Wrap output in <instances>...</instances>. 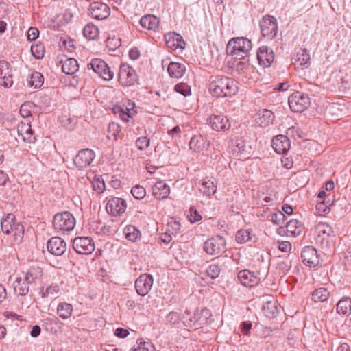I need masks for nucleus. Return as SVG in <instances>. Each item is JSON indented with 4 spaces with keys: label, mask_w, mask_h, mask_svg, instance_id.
<instances>
[{
    "label": "nucleus",
    "mask_w": 351,
    "mask_h": 351,
    "mask_svg": "<svg viewBox=\"0 0 351 351\" xmlns=\"http://www.w3.org/2000/svg\"><path fill=\"white\" fill-rule=\"evenodd\" d=\"M209 90L217 97H230L236 94L235 82L228 77H216L209 84Z\"/></svg>",
    "instance_id": "1"
},
{
    "label": "nucleus",
    "mask_w": 351,
    "mask_h": 351,
    "mask_svg": "<svg viewBox=\"0 0 351 351\" xmlns=\"http://www.w3.org/2000/svg\"><path fill=\"white\" fill-rule=\"evenodd\" d=\"M252 47L251 40L246 38H232L227 44L226 51L228 54L234 56L235 59L245 60Z\"/></svg>",
    "instance_id": "2"
},
{
    "label": "nucleus",
    "mask_w": 351,
    "mask_h": 351,
    "mask_svg": "<svg viewBox=\"0 0 351 351\" xmlns=\"http://www.w3.org/2000/svg\"><path fill=\"white\" fill-rule=\"evenodd\" d=\"M75 219L69 212L57 213L53 217V226L56 230L71 231L75 226Z\"/></svg>",
    "instance_id": "3"
},
{
    "label": "nucleus",
    "mask_w": 351,
    "mask_h": 351,
    "mask_svg": "<svg viewBox=\"0 0 351 351\" xmlns=\"http://www.w3.org/2000/svg\"><path fill=\"white\" fill-rule=\"evenodd\" d=\"M204 250L209 255H218L226 250V239L221 236L213 237L204 243Z\"/></svg>",
    "instance_id": "4"
},
{
    "label": "nucleus",
    "mask_w": 351,
    "mask_h": 351,
    "mask_svg": "<svg viewBox=\"0 0 351 351\" xmlns=\"http://www.w3.org/2000/svg\"><path fill=\"white\" fill-rule=\"evenodd\" d=\"M311 104L308 95L301 92H295L289 97V106L290 109L295 112H302Z\"/></svg>",
    "instance_id": "5"
},
{
    "label": "nucleus",
    "mask_w": 351,
    "mask_h": 351,
    "mask_svg": "<svg viewBox=\"0 0 351 351\" xmlns=\"http://www.w3.org/2000/svg\"><path fill=\"white\" fill-rule=\"evenodd\" d=\"M88 70L92 69L99 77L104 80L110 81L114 77V73L110 70L108 65L100 58H95L88 64Z\"/></svg>",
    "instance_id": "6"
},
{
    "label": "nucleus",
    "mask_w": 351,
    "mask_h": 351,
    "mask_svg": "<svg viewBox=\"0 0 351 351\" xmlns=\"http://www.w3.org/2000/svg\"><path fill=\"white\" fill-rule=\"evenodd\" d=\"M261 34L265 38L273 39L278 32V23L276 19L270 15L264 16L260 21Z\"/></svg>",
    "instance_id": "7"
},
{
    "label": "nucleus",
    "mask_w": 351,
    "mask_h": 351,
    "mask_svg": "<svg viewBox=\"0 0 351 351\" xmlns=\"http://www.w3.org/2000/svg\"><path fill=\"white\" fill-rule=\"evenodd\" d=\"M15 216L12 213L7 214L4 217H3L1 220V228L2 231L6 234H9L13 230L14 227L16 228V230L19 231V233H15V240H17L18 238L21 241L23 235V226H20L18 224L16 226L14 223Z\"/></svg>",
    "instance_id": "8"
},
{
    "label": "nucleus",
    "mask_w": 351,
    "mask_h": 351,
    "mask_svg": "<svg viewBox=\"0 0 351 351\" xmlns=\"http://www.w3.org/2000/svg\"><path fill=\"white\" fill-rule=\"evenodd\" d=\"M73 250L80 254H90L95 248L93 239L89 237H78L73 241Z\"/></svg>",
    "instance_id": "9"
},
{
    "label": "nucleus",
    "mask_w": 351,
    "mask_h": 351,
    "mask_svg": "<svg viewBox=\"0 0 351 351\" xmlns=\"http://www.w3.org/2000/svg\"><path fill=\"white\" fill-rule=\"evenodd\" d=\"M138 80L137 74L130 66L122 64L119 69V81L123 86L134 85Z\"/></svg>",
    "instance_id": "10"
},
{
    "label": "nucleus",
    "mask_w": 351,
    "mask_h": 351,
    "mask_svg": "<svg viewBox=\"0 0 351 351\" xmlns=\"http://www.w3.org/2000/svg\"><path fill=\"white\" fill-rule=\"evenodd\" d=\"M293 65L296 70H304L311 66V58L306 49H297L293 57Z\"/></svg>",
    "instance_id": "11"
},
{
    "label": "nucleus",
    "mask_w": 351,
    "mask_h": 351,
    "mask_svg": "<svg viewBox=\"0 0 351 351\" xmlns=\"http://www.w3.org/2000/svg\"><path fill=\"white\" fill-rule=\"evenodd\" d=\"M90 15L97 20L107 19L110 14V8L104 3L95 1L89 6Z\"/></svg>",
    "instance_id": "12"
},
{
    "label": "nucleus",
    "mask_w": 351,
    "mask_h": 351,
    "mask_svg": "<svg viewBox=\"0 0 351 351\" xmlns=\"http://www.w3.org/2000/svg\"><path fill=\"white\" fill-rule=\"evenodd\" d=\"M207 124L215 131H226L230 128V123L227 117L212 114L206 120Z\"/></svg>",
    "instance_id": "13"
},
{
    "label": "nucleus",
    "mask_w": 351,
    "mask_h": 351,
    "mask_svg": "<svg viewBox=\"0 0 351 351\" xmlns=\"http://www.w3.org/2000/svg\"><path fill=\"white\" fill-rule=\"evenodd\" d=\"M153 285V278L150 274H141L135 281V289L138 295H146Z\"/></svg>",
    "instance_id": "14"
},
{
    "label": "nucleus",
    "mask_w": 351,
    "mask_h": 351,
    "mask_svg": "<svg viewBox=\"0 0 351 351\" xmlns=\"http://www.w3.org/2000/svg\"><path fill=\"white\" fill-rule=\"evenodd\" d=\"M95 155L93 150L90 149H83L80 150L74 158V163L79 169H84L90 165Z\"/></svg>",
    "instance_id": "15"
},
{
    "label": "nucleus",
    "mask_w": 351,
    "mask_h": 351,
    "mask_svg": "<svg viewBox=\"0 0 351 351\" xmlns=\"http://www.w3.org/2000/svg\"><path fill=\"white\" fill-rule=\"evenodd\" d=\"M257 60L260 65L264 67H269L274 60V53L271 48L263 45L256 52Z\"/></svg>",
    "instance_id": "16"
},
{
    "label": "nucleus",
    "mask_w": 351,
    "mask_h": 351,
    "mask_svg": "<svg viewBox=\"0 0 351 351\" xmlns=\"http://www.w3.org/2000/svg\"><path fill=\"white\" fill-rule=\"evenodd\" d=\"M301 257L303 263L311 267H314L319 263V255L313 246L304 247L302 251Z\"/></svg>",
    "instance_id": "17"
},
{
    "label": "nucleus",
    "mask_w": 351,
    "mask_h": 351,
    "mask_svg": "<svg viewBox=\"0 0 351 351\" xmlns=\"http://www.w3.org/2000/svg\"><path fill=\"white\" fill-rule=\"evenodd\" d=\"M47 247L48 251L56 256L63 254L66 250V243L59 237H54L50 239L47 242Z\"/></svg>",
    "instance_id": "18"
},
{
    "label": "nucleus",
    "mask_w": 351,
    "mask_h": 351,
    "mask_svg": "<svg viewBox=\"0 0 351 351\" xmlns=\"http://www.w3.org/2000/svg\"><path fill=\"white\" fill-rule=\"evenodd\" d=\"M126 208L125 202L118 197L110 199L106 204L107 212L113 216H117L123 213Z\"/></svg>",
    "instance_id": "19"
},
{
    "label": "nucleus",
    "mask_w": 351,
    "mask_h": 351,
    "mask_svg": "<svg viewBox=\"0 0 351 351\" xmlns=\"http://www.w3.org/2000/svg\"><path fill=\"white\" fill-rule=\"evenodd\" d=\"M166 45L168 48L176 50L178 48L184 49L186 43L182 36L176 32H169L164 36Z\"/></svg>",
    "instance_id": "20"
},
{
    "label": "nucleus",
    "mask_w": 351,
    "mask_h": 351,
    "mask_svg": "<svg viewBox=\"0 0 351 351\" xmlns=\"http://www.w3.org/2000/svg\"><path fill=\"white\" fill-rule=\"evenodd\" d=\"M238 278L244 286L254 287L261 282V279L263 277L258 276L254 272L244 269L238 273Z\"/></svg>",
    "instance_id": "21"
},
{
    "label": "nucleus",
    "mask_w": 351,
    "mask_h": 351,
    "mask_svg": "<svg viewBox=\"0 0 351 351\" xmlns=\"http://www.w3.org/2000/svg\"><path fill=\"white\" fill-rule=\"evenodd\" d=\"M210 145V141L202 135L193 136L189 142L190 149L198 153L208 150Z\"/></svg>",
    "instance_id": "22"
},
{
    "label": "nucleus",
    "mask_w": 351,
    "mask_h": 351,
    "mask_svg": "<svg viewBox=\"0 0 351 351\" xmlns=\"http://www.w3.org/2000/svg\"><path fill=\"white\" fill-rule=\"evenodd\" d=\"M271 145L274 151L279 154H285L290 149V141L285 135L276 136L271 142Z\"/></svg>",
    "instance_id": "23"
},
{
    "label": "nucleus",
    "mask_w": 351,
    "mask_h": 351,
    "mask_svg": "<svg viewBox=\"0 0 351 351\" xmlns=\"http://www.w3.org/2000/svg\"><path fill=\"white\" fill-rule=\"evenodd\" d=\"M274 114L270 110L262 109L255 114L256 123L262 128H266L273 123Z\"/></svg>",
    "instance_id": "24"
},
{
    "label": "nucleus",
    "mask_w": 351,
    "mask_h": 351,
    "mask_svg": "<svg viewBox=\"0 0 351 351\" xmlns=\"http://www.w3.org/2000/svg\"><path fill=\"white\" fill-rule=\"evenodd\" d=\"M170 187L163 181H158L152 187V194L157 199H164L168 197Z\"/></svg>",
    "instance_id": "25"
},
{
    "label": "nucleus",
    "mask_w": 351,
    "mask_h": 351,
    "mask_svg": "<svg viewBox=\"0 0 351 351\" xmlns=\"http://www.w3.org/2000/svg\"><path fill=\"white\" fill-rule=\"evenodd\" d=\"M17 131L19 135L22 136L25 142L28 143H34L35 142L36 137L29 124L22 123L19 125Z\"/></svg>",
    "instance_id": "26"
},
{
    "label": "nucleus",
    "mask_w": 351,
    "mask_h": 351,
    "mask_svg": "<svg viewBox=\"0 0 351 351\" xmlns=\"http://www.w3.org/2000/svg\"><path fill=\"white\" fill-rule=\"evenodd\" d=\"M199 191L205 195H214L217 191V184L208 178L202 180L199 186Z\"/></svg>",
    "instance_id": "27"
},
{
    "label": "nucleus",
    "mask_w": 351,
    "mask_h": 351,
    "mask_svg": "<svg viewBox=\"0 0 351 351\" xmlns=\"http://www.w3.org/2000/svg\"><path fill=\"white\" fill-rule=\"evenodd\" d=\"M167 71L171 77L180 78L186 72V66L183 64L171 62L168 66Z\"/></svg>",
    "instance_id": "28"
},
{
    "label": "nucleus",
    "mask_w": 351,
    "mask_h": 351,
    "mask_svg": "<svg viewBox=\"0 0 351 351\" xmlns=\"http://www.w3.org/2000/svg\"><path fill=\"white\" fill-rule=\"evenodd\" d=\"M337 313L340 315L348 316L351 314V298H342L337 304Z\"/></svg>",
    "instance_id": "29"
},
{
    "label": "nucleus",
    "mask_w": 351,
    "mask_h": 351,
    "mask_svg": "<svg viewBox=\"0 0 351 351\" xmlns=\"http://www.w3.org/2000/svg\"><path fill=\"white\" fill-rule=\"evenodd\" d=\"M140 24L143 28L155 30L158 27L159 19L154 15L147 14L141 19Z\"/></svg>",
    "instance_id": "30"
},
{
    "label": "nucleus",
    "mask_w": 351,
    "mask_h": 351,
    "mask_svg": "<svg viewBox=\"0 0 351 351\" xmlns=\"http://www.w3.org/2000/svg\"><path fill=\"white\" fill-rule=\"evenodd\" d=\"M62 70L67 75L75 74L79 69L77 61L74 58H67L64 61H62Z\"/></svg>",
    "instance_id": "31"
},
{
    "label": "nucleus",
    "mask_w": 351,
    "mask_h": 351,
    "mask_svg": "<svg viewBox=\"0 0 351 351\" xmlns=\"http://www.w3.org/2000/svg\"><path fill=\"white\" fill-rule=\"evenodd\" d=\"M30 282H27V281H25V279H17L14 282V290L15 294L17 295L24 296L26 295L29 290V285H30Z\"/></svg>",
    "instance_id": "32"
},
{
    "label": "nucleus",
    "mask_w": 351,
    "mask_h": 351,
    "mask_svg": "<svg viewBox=\"0 0 351 351\" xmlns=\"http://www.w3.org/2000/svg\"><path fill=\"white\" fill-rule=\"evenodd\" d=\"M264 315L268 318H273L278 313V308L276 301L265 302L262 306Z\"/></svg>",
    "instance_id": "33"
},
{
    "label": "nucleus",
    "mask_w": 351,
    "mask_h": 351,
    "mask_svg": "<svg viewBox=\"0 0 351 351\" xmlns=\"http://www.w3.org/2000/svg\"><path fill=\"white\" fill-rule=\"evenodd\" d=\"M332 237L317 235L315 238L316 243L321 247L325 253L330 252L334 245Z\"/></svg>",
    "instance_id": "34"
},
{
    "label": "nucleus",
    "mask_w": 351,
    "mask_h": 351,
    "mask_svg": "<svg viewBox=\"0 0 351 351\" xmlns=\"http://www.w3.org/2000/svg\"><path fill=\"white\" fill-rule=\"evenodd\" d=\"M286 230L289 236L295 237L302 232V226L299 221L291 219L287 223Z\"/></svg>",
    "instance_id": "35"
},
{
    "label": "nucleus",
    "mask_w": 351,
    "mask_h": 351,
    "mask_svg": "<svg viewBox=\"0 0 351 351\" xmlns=\"http://www.w3.org/2000/svg\"><path fill=\"white\" fill-rule=\"evenodd\" d=\"M43 276V269L38 266H32L27 271L25 279L27 282L32 284Z\"/></svg>",
    "instance_id": "36"
},
{
    "label": "nucleus",
    "mask_w": 351,
    "mask_h": 351,
    "mask_svg": "<svg viewBox=\"0 0 351 351\" xmlns=\"http://www.w3.org/2000/svg\"><path fill=\"white\" fill-rule=\"evenodd\" d=\"M73 313V306L66 302H61L58 305L57 313L63 319L69 318Z\"/></svg>",
    "instance_id": "37"
},
{
    "label": "nucleus",
    "mask_w": 351,
    "mask_h": 351,
    "mask_svg": "<svg viewBox=\"0 0 351 351\" xmlns=\"http://www.w3.org/2000/svg\"><path fill=\"white\" fill-rule=\"evenodd\" d=\"M291 267V261L287 257L278 256L277 258L276 269L280 274H286Z\"/></svg>",
    "instance_id": "38"
},
{
    "label": "nucleus",
    "mask_w": 351,
    "mask_h": 351,
    "mask_svg": "<svg viewBox=\"0 0 351 351\" xmlns=\"http://www.w3.org/2000/svg\"><path fill=\"white\" fill-rule=\"evenodd\" d=\"M125 238L132 241L136 242L141 238V232L134 226H128L124 229Z\"/></svg>",
    "instance_id": "39"
},
{
    "label": "nucleus",
    "mask_w": 351,
    "mask_h": 351,
    "mask_svg": "<svg viewBox=\"0 0 351 351\" xmlns=\"http://www.w3.org/2000/svg\"><path fill=\"white\" fill-rule=\"evenodd\" d=\"M44 82V77L43 75L39 72H34L32 73L29 80H27V84L34 87V88H40Z\"/></svg>",
    "instance_id": "40"
},
{
    "label": "nucleus",
    "mask_w": 351,
    "mask_h": 351,
    "mask_svg": "<svg viewBox=\"0 0 351 351\" xmlns=\"http://www.w3.org/2000/svg\"><path fill=\"white\" fill-rule=\"evenodd\" d=\"M329 295V291L326 288H319L313 293L312 300L315 302H322L328 298Z\"/></svg>",
    "instance_id": "41"
},
{
    "label": "nucleus",
    "mask_w": 351,
    "mask_h": 351,
    "mask_svg": "<svg viewBox=\"0 0 351 351\" xmlns=\"http://www.w3.org/2000/svg\"><path fill=\"white\" fill-rule=\"evenodd\" d=\"M83 34L88 40H95L99 36V29L97 26L88 24L83 29Z\"/></svg>",
    "instance_id": "42"
},
{
    "label": "nucleus",
    "mask_w": 351,
    "mask_h": 351,
    "mask_svg": "<svg viewBox=\"0 0 351 351\" xmlns=\"http://www.w3.org/2000/svg\"><path fill=\"white\" fill-rule=\"evenodd\" d=\"M195 313L197 317V324L201 326L206 324L212 316L210 311L206 308L200 311L197 310Z\"/></svg>",
    "instance_id": "43"
},
{
    "label": "nucleus",
    "mask_w": 351,
    "mask_h": 351,
    "mask_svg": "<svg viewBox=\"0 0 351 351\" xmlns=\"http://www.w3.org/2000/svg\"><path fill=\"white\" fill-rule=\"evenodd\" d=\"M316 230L317 231V235H320L321 237H335L332 228L326 223H319L316 227Z\"/></svg>",
    "instance_id": "44"
},
{
    "label": "nucleus",
    "mask_w": 351,
    "mask_h": 351,
    "mask_svg": "<svg viewBox=\"0 0 351 351\" xmlns=\"http://www.w3.org/2000/svg\"><path fill=\"white\" fill-rule=\"evenodd\" d=\"M60 291V288L58 285H51L49 287H47L46 289H42L40 294L41 295L42 298H53L56 294H58Z\"/></svg>",
    "instance_id": "45"
},
{
    "label": "nucleus",
    "mask_w": 351,
    "mask_h": 351,
    "mask_svg": "<svg viewBox=\"0 0 351 351\" xmlns=\"http://www.w3.org/2000/svg\"><path fill=\"white\" fill-rule=\"evenodd\" d=\"M252 239L251 234L247 230L241 229L239 230L235 236V239L239 243H245Z\"/></svg>",
    "instance_id": "46"
},
{
    "label": "nucleus",
    "mask_w": 351,
    "mask_h": 351,
    "mask_svg": "<svg viewBox=\"0 0 351 351\" xmlns=\"http://www.w3.org/2000/svg\"><path fill=\"white\" fill-rule=\"evenodd\" d=\"M31 52L36 59H41L45 54V47L42 44H37L31 47Z\"/></svg>",
    "instance_id": "47"
},
{
    "label": "nucleus",
    "mask_w": 351,
    "mask_h": 351,
    "mask_svg": "<svg viewBox=\"0 0 351 351\" xmlns=\"http://www.w3.org/2000/svg\"><path fill=\"white\" fill-rule=\"evenodd\" d=\"M174 90L184 97L191 94V87L186 83L181 82L177 84L174 87Z\"/></svg>",
    "instance_id": "48"
},
{
    "label": "nucleus",
    "mask_w": 351,
    "mask_h": 351,
    "mask_svg": "<svg viewBox=\"0 0 351 351\" xmlns=\"http://www.w3.org/2000/svg\"><path fill=\"white\" fill-rule=\"evenodd\" d=\"M131 193L135 199H141L145 196L146 191L143 186L136 185L132 188Z\"/></svg>",
    "instance_id": "49"
},
{
    "label": "nucleus",
    "mask_w": 351,
    "mask_h": 351,
    "mask_svg": "<svg viewBox=\"0 0 351 351\" xmlns=\"http://www.w3.org/2000/svg\"><path fill=\"white\" fill-rule=\"evenodd\" d=\"M221 271V269L219 266L217 264L212 263L210 264L206 270V273L208 276L211 278L215 279L219 276Z\"/></svg>",
    "instance_id": "50"
},
{
    "label": "nucleus",
    "mask_w": 351,
    "mask_h": 351,
    "mask_svg": "<svg viewBox=\"0 0 351 351\" xmlns=\"http://www.w3.org/2000/svg\"><path fill=\"white\" fill-rule=\"evenodd\" d=\"M136 344L139 346L141 351H155L154 346L149 341H145L143 339L137 340Z\"/></svg>",
    "instance_id": "51"
},
{
    "label": "nucleus",
    "mask_w": 351,
    "mask_h": 351,
    "mask_svg": "<svg viewBox=\"0 0 351 351\" xmlns=\"http://www.w3.org/2000/svg\"><path fill=\"white\" fill-rule=\"evenodd\" d=\"M135 143L139 150H145L149 145V139L147 136L138 137Z\"/></svg>",
    "instance_id": "52"
},
{
    "label": "nucleus",
    "mask_w": 351,
    "mask_h": 351,
    "mask_svg": "<svg viewBox=\"0 0 351 351\" xmlns=\"http://www.w3.org/2000/svg\"><path fill=\"white\" fill-rule=\"evenodd\" d=\"M232 145L236 152L241 153L245 151V143L241 138H235L232 141Z\"/></svg>",
    "instance_id": "53"
},
{
    "label": "nucleus",
    "mask_w": 351,
    "mask_h": 351,
    "mask_svg": "<svg viewBox=\"0 0 351 351\" xmlns=\"http://www.w3.org/2000/svg\"><path fill=\"white\" fill-rule=\"evenodd\" d=\"M332 204H330L331 206ZM316 210L319 215H323L326 213H329L330 208V205H328V202L326 203L324 201L318 202L316 205Z\"/></svg>",
    "instance_id": "54"
},
{
    "label": "nucleus",
    "mask_w": 351,
    "mask_h": 351,
    "mask_svg": "<svg viewBox=\"0 0 351 351\" xmlns=\"http://www.w3.org/2000/svg\"><path fill=\"white\" fill-rule=\"evenodd\" d=\"M286 219V216L281 211L273 213L271 216V221L276 225H280Z\"/></svg>",
    "instance_id": "55"
},
{
    "label": "nucleus",
    "mask_w": 351,
    "mask_h": 351,
    "mask_svg": "<svg viewBox=\"0 0 351 351\" xmlns=\"http://www.w3.org/2000/svg\"><path fill=\"white\" fill-rule=\"evenodd\" d=\"M188 217L191 223L199 221L202 219V216L199 215L197 210L193 207L190 208Z\"/></svg>",
    "instance_id": "56"
},
{
    "label": "nucleus",
    "mask_w": 351,
    "mask_h": 351,
    "mask_svg": "<svg viewBox=\"0 0 351 351\" xmlns=\"http://www.w3.org/2000/svg\"><path fill=\"white\" fill-rule=\"evenodd\" d=\"M184 324L189 328H193L194 330L197 329L201 327V325L197 324V317L194 313V315L192 317L189 319L184 321Z\"/></svg>",
    "instance_id": "57"
},
{
    "label": "nucleus",
    "mask_w": 351,
    "mask_h": 351,
    "mask_svg": "<svg viewBox=\"0 0 351 351\" xmlns=\"http://www.w3.org/2000/svg\"><path fill=\"white\" fill-rule=\"evenodd\" d=\"M12 69L10 68V64L5 61L0 62V77H5L10 74Z\"/></svg>",
    "instance_id": "58"
},
{
    "label": "nucleus",
    "mask_w": 351,
    "mask_h": 351,
    "mask_svg": "<svg viewBox=\"0 0 351 351\" xmlns=\"http://www.w3.org/2000/svg\"><path fill=\"white\" fill-rule=\"evenodd\" d=\"M92 184L94 190L97 191L99 193H102L105 189V183L104 180H101L99 178H94Z\"/></svg>",
    "instance_id": "59"
},
{
    "label": "nucleus",
    "mask_w": 351,
    "mask_h": 351,
    "mask_svg": "<svg viewBox=\"0 0 351 351\" xmlns=\"http://www.w3.org/2000/svg\"><path fill=\"white\" fill-rule=\"evenodd\" d=\"M120 132H121V127L118 123H117L115 122H112V123H109L108 133L111 134V135L112 136L116 138Z\"/></svg>",
    "instance_id": "60"
},
{
    "label": "nucleus",
    "mask_w": 351,
    "mask_h": 351,
    "mask_svg": "<svg viewBox=\"0 0 351 351\" xmlns=\"http://www.w3.org/2000/svg\"><path fill=\"white\" fill-rule=\"evenodd\" d=\"M167 319L171 324H177L181 321V315L179 313L172 311L167 315Z\"/></svg>",
    "instance_id": "61"
},
{
    "label": "nucleus",
    "mask_w": 351,
    "mask_h": 351,
    "mask_svg": "<svg viewBox=\"0 0 351 351\" xmlns=\"http://www.w3.org/2000/svg\"><path fill=\"white\" fill-rule=\"evenodd\" d=\"M117 109L119 117L123 121L127 122L128 121V119L132 117V113L129 111L128 108H125V109H124L121 107H118Z\"/></svg>",
    "instance_id": "62"
},
{
    "label": "nucleus",
    "mask_w": 351,
    "mask_h": 351,
    "mask_svg": "<svg viewBox=\"0 0 351 351\" xmlns=\"http://www.w3.org/2000/svg\"><path fill=\"white\" fill-rule=\"evenodd\" d=\"M39 36V31L36 27H30L29 28L27 32V38L29 41L35 40Z\"/></svg>",
    "instance_id": "63"
},
{
    "label": "nucleus",
    "mask_w": 351,
    "mask_h": 351,
    "mask_svg": "<svg viewBox=\"0 0 351 351\" xmlns=\"http://www.w3.org/2000/svg\"><path fill=\"white\" fill-rule=\"evenodd\" d=\"M13 84L12 75L9 74L5 77H0V85L3 86L6 88L11 87Z\"/></svg>",
    "instance_id": "64"
}]
</instances>
